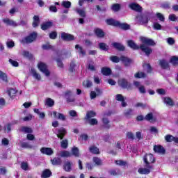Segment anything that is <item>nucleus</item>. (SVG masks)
<instances>
[{"label":"nucleus","mask_w":178,"mask_h":178,"mask_svg":"<svg viewBox=\"0 0 178 178\" xmlns=\"http://www.w3.org/2000/svg\"><path fill=\"white\" fill-rule=\"evenodd\" d=\"M140 40L142 42L140 46L136 44L133 40L127 41L128 46L132 49H140L143 52L145 53V55L149 56V55H151L152 53V49H151L149 45H155V42H154L152 39L145 37H140Z\"/></svg>","instance_id":"f257e3e1"},{"label":"nucleus","mask_w":178,"mask_h":178,"mask_svg":"<svg viewBox=\"0 0 178 178\" xmlns=\"http://www.w3.org/2000/svg\"><path fill=\"white\" fill-rule=\"evenodd\" d=\"M38 67L39 70L42 72V73H43L45 76H47V77L49 76L50 72H49V70H48V65H47V64L42 62H40L38 64Z\"/></svg>","instance_id":"f03ea898"},{"label":"nucleus","mask_w":178,"mask_h":178,"mask_svg":"<svg viewBox=\"0 0 178 178\" xmlns=\"http://www.w3.org/2000/svg\"><path fill=\"white\" fill-rule=\"evenodd\" d=\"M36 38H37V33L35 32H33L31 33L29 35L22 39V42L23 44H30L33 42V41H35Z\"/></svg>","instance_id":"7ed1b4c3"},{"label":"nucleus","mask_w":178,"mask_h":178,"mask_svg":"<svg viewBox=\"0 0 178 178\" xmlns=\"http://www.w3.org/2000/svg\"><path fill=\"white\" fill-rule=\"evenodd\" d=\"M143 161L146 165H151V163L155 162V157H154L152 154H146L143 158Z\"/></svg>","instance_id":"20e7f679"},{"label":"nucleus","mask_w":178,"mask_h":178,"mask_svg":"<svg viewBox=\"0 0 178 178\" xmlns=\"http://www.w3.org/2000/svg\"><path fill=\"white\" fill-rule=\"evenodd\" d=\"M49 115L50 116L54 117L55 119H59L60 120H66V117L65 115L60 113H57L56 111H53V112H49Z\"/></svg>","instance_id":"39448f33"},{"label":"nucleus","mask_w":178,"mask_h":178,"mask_svg":"<svg viewBox=\"0 0 178 178\" xmlns=\"http://www.w3.org/2000/svg\"><path fill=\"white\" fill-rule=\"evenodd\" d=\"M152 166L151 165H147L146 164V168H140L138 169V173L140 175H149L151 172Z\"/></svg>","instance_id":"423d86ee"},{"label":"nucleus","mask_w":178,"mask_h":178,"mask_svg":"<svg viewBox=\"0 0 178 178\" xmlns=\"http://www.w3.org/2000/svg\"><path fill=\"white\" fill-rule=\"evenodd\" d=\"M61 38L62 40H64V41H73V40H74V36L69 33H61Z\"/></svg>","instance_id":"0eeeda50"},{"label":"nucleus","mask_w":178,"mask_h":178,"mask_svg":"<svg viewBox=\"0 0 178 178\" xmlns=\"http://www.w3.org/2000/svg\"><path fill=\"white\" fill-rule=\"evenodd\" d=\"M40 152L44 155L51 156L52 154H54V150H52V149L50 147H42L40 149Z\"/></svg>","instance_id":"6e6552de"},{"label":"nucleus","mask_w":178,"mask_h":178,"mask_svg":"<svg viewBox=\"0 0 178 178\" xmlns=\"http://www.w3.org/2000/svg\"><path fill=\"white\" fill-rule=\"evenodd\" d=\"M165 140L167 141V143H172V141H174V143H176L178 144V137H175L172 135H167L165 136Z\"/></svg>","instance_id":"1a4fd4ad"},{"label":"nucleus","mask_w":178,"mask_h":178,"mask_svg":"<svg viewBox=\"0 0 178 178\" xmlns=\"http://www.w3.org/2000/svg\"><path fill=\"white\" fill-rule=\"evenodd\" d=\"M154 151L157 152V154H163L165 152H166V150H165V148L162 147L161 145H155L154 147Z\"/></svg>","instance_id":"9d476101"},{"label":"nucleus","mask_w":178,"mask_h":178,"mask_svg":"<svg viewBox=\"0 0 178 178\" xmlns=\"http://www.w3.org/2000/svg\"><path fill=\"white\" fill-rule=\"evenodd\" d=\"M136 19L138 22H140L142 24H147V23H148V18L145 16L140 15L136 17Z\"/></svg>","instance_id":"9b49d317"},{"label":"nucleus","mask_w":178,"mask_h":178,"mask_svg":"<svg viewBox=\"0 0 178 178\" xmlns=\"http://www.w3.org/2000/svg\"><path fill=\"white\" fill-rule=\"evenodd\" d=\"M115 99L117 101H120L122 102V106L123 108L127 106V103H126L124 102V97H123V95H120V94H118L115 96Z\"/></svg>","instance_id":"f8f14e48"},{"label":"nucleus","mask_w":178,"mask_h":178,"mask_svg":"<svg viewBox=\"0 0 178 178\" xmlns=\"http://www.w3.org/2000/svg\"><path fill=\"white\" fill-rule=\"evenodd\" d=\"M129 8L132 9V10H136V12H141L142 8L140 5L136 3H131L129 4Z\"/></svg>","instance_id":"ddd939ff"},{"label":"nucleus","mask_w":178,"mask_h":178,"mask_svg":"<svg viewBox=\"0 0 178 178\" xmlns=\"http://www.w3.org/2000/svg\"><path fill=\"white\" fill-rule=\"evenodd\" d=\"M95 35H97V37H98L99 38H102V37H104V35H105V33L102 31V29H99V28H96L94 30Z\"/></svg>","instance_id":"4468645a"},{"label":"nucleus","mask_w":178,"mask_h":178,"mask_svg":"<svg viewBox=\"0 0 178 178\" xmlns=\"http://www.w3.org/2000/svg\"><path fill=\"white\" fill-rule=\"evenodd\" d=\"M31 73L33 77H34V79H35V80H38V81H40V80H41V75L40 74L37 73V71H35V70H34V68H31Z\"/></svg>","instance_id":"2eb2a0df"},{"label":"nucleus","mask_w":178,"mask_h":178,"mask_svg":"<svg viewBox=\"0 0 178 178\" xmlns=\"http://www.w3.org/2000/svg\"><path fill=\"white\" fill-rule=\"evenodd\" d=\"M120 60L124 63V65H125V66H129L130 63H131L130 58L124 56L120 57Z\"/></svg>","instance_id":"dca6fc26"},{"label":"nucleus","mask_w":178,"mask_h":178,"mask_svg":"<svg viewBox=\"0 0 178 178\" xmlns=\"http://www.w3.org/2000/svg\"><path fill=\"white\" fill-rule=\"evenodd\" d=\"M3 22L7 26H17L16 22H15L13 20H11V19H10L8 18L3 19Z\"/></svg>","instance_id":"f3484780"},{"label":"nucleus","mask_w":178,"mask_h":178,"mask_svg":"<svg viewBox=\"0 0 178 178\" xmlns=\"http://www.w3.org/2000/svg\"><path fill=\"white\" fill-rule=\"evenodd\" d=\"M75 49H77V52L79 54L80 56H86V51L84 49H83L82 47H80V45L76 44L75 46Z\"/></svg>","instance_id":"a211bd4d"},{"label":"nucleus","mask_w":178,"mask_h":178,"mask_svg":"<svg viewBox=\"0 0 178 178\" xmlns=\"http://www.w3.org/2000/svg\"><path fill=\"white\" fill-rule=\"evenodd\" d=\"M65 135H66V129H65L64 128H61L58 131L57 137H58V138H60V140H62V138H63V137H65Z\"/></svg>","instance_id":"6ab92c4d"},{"label":"nucleus","mask_w":178,"mask_h":178,"mask_svg":"<svg viewBox=\"0 0 178 178\" xmlns=\"http://www.w3.org/2000/svg\"><path fill=\"white\" fill-rule=\"evenodd\" d=\"M106 23L107 24H108L109 26H119V21H116L113 19H106Z\"/></svg>","instance_id":"aec40b11"},{"label":"nucleus","mask_w":178,"mask_h":178,"mask_svg":"<svg viewBox=\"0 0 178 178\" xmlns=\"http://www.w3.org/2000/svg\"><path fill=\"white\" fill-rule=\"evenodd\" d=\"M102 73L104 76H109L112 73V70L109 67H103L102 69Z\"/></svg>","instance_id":"412c9836"},{"label":"nucleus","mask_w":178,"mask_h":178,"mask_svg":"<svg viewBox=\"0 0 178 178\" xmlns=\"http://www.w3.org/2000/svg\"><path fill=\"white\" fill-rule=\"evenodd\" d=\"M118 83L122 88H128L129 87V82L126 79H120L118 81Z\"/></svg>","instance_id":"4be33fe9"},{"label":"nucleus","mask_w":178,"mask_h":178,"mask_svg":"<svg viewBox=\"0 0 178 178\" xmlns=\"http://www.w3.org/2000/svg\"><path fill=\"white\" fill-rule=\"evenodd\" d=\"M159 65L162 69H168L169 67V63L163 59L159 60Z\"/></svg>","instance_id":"5701e85b"},{"label":"nucleus","mask_w":178,"mask_h":178,"mask_svg":"<svg viewBox=\"0 0 178 178\" xmlns=\"http://www.w3.org/2000/svg\"><path fill=\"white\" fill-rule=\"evenodd\" d=\"M73 163H70V161H67L64 164V170L65 172H70L72 170V166Z\"/></svg>","instance_id":"b1692460"},{"label":"nucleus","mask_w":178,"mask_h":178,"mask_svg":"<svg viewBox=\"0 0 178 178\" xmlns=\"http://www.w3.org/2000/svg\"><path fill=\"white\" fill-rule=\"evenodd\" d=\"M20 131H22V133L30 134V133H33V129L29 127H22L20 128Z\"/></svg>","instance_id":"393cba45"},{"label":"nucleus","mask_w":178,"mask_h":178,"mask_svg":"<svg viewBox=\"0 0 178 178\" xmlns=\"http://www.w3.org/2000/svg\"><path fill=\"white\" fill-rule=\"evenodd\" d=\"M61 6H63V8H65V9H70V8L72 7V2L69 1H63L61 2Z\"/></svg>","instance_id":"a878e982"},{"label":"nucleus","mask_w":178,"mask_h":178,"mask_svg":"<svg viewBox=\"0 0 178 178\" xmlns=\"http://www.w3.org/2000/svg\"><path fill=\"white\" fill-rule=\"evenodd\" d=\"M113 47H114V48H116V49H118L119 51H124V46H123L120 43L114 42L113 43Z\"/></svg>","instance_id":"bb28decb"},{"label":"nucleus","mask_w":178,"mask_h":178,"mask_svg":"<svg viewBox=\"0 0 178 178\" xmlns=\"http://www.w3.org/2000/svg\"><path fill=\"white\" fill-rule=\"evenodd\" d=\"M51 26H52V22H47L41 25V29L42 30H48V29H49V27H51Z\"/></svg>","instance_id":"cd10ccee"},{"label":"nucleus","mask_w":178,"mask_h":178,"mask_svg":"<svg viewBox=\"0 0 178 178\" xmlns=\"http://www.w3.org/2000/svg\"><path fill=\"white\" fill-rule=\"evenodd\" d=\"M145 120L152 123L156 120V118L152 115V113H149L145 116Z\"/></svg>","instance_id":"c85d7f7f"},{"label":"nucleus","mask_w":178,"mask_h":178,"mask_svg":"<svg viewBox=\"0 0 178 178\" xmlns=\"http://www.w3.org/2000/svg\"><path fill=\"white\" fill-rule=\"evenodd\" d=\"M52 175V172L49 170H44L41 175L42 178H47L49 177Z\"/></svg>","instance_id":"c756f323"},{"label":"nucleus","mask_w":178,"mask_h":178,"mask_svg":"<svg viewBox=\"0 0 178 178\" xmlns=\"http://www.w3.org/2000/svg\"><path fill=\"white\" fill-rule=\"evenodd\" d=\"M45 105L51 108L53 105H55V102L51 98H47L45 99Z\"/></svg>","instance_id":"7c9ffc66"},{"label":"nucleus","mask_w":178,"mask_h":178,"mask_svg":"<svg viewBox=\"0 0 178 178\" xmlns=\"http://www.w3.org/2000/svg\"><path fill=\"white\" fill-rule=\"evenodd\" d=\"M72 155H74L76 158L80 157V152H79V148L74 147L72 149Z\"/></svg>","instance_id":"2f4dec72"},{"label":"nucleus","mask_w":178,"mask_h":178,"mask_svg":"<svg viewBox=\"0 0 178 178\" xmlns=\"http://www.w3.org/2000/svg\"><path fill=\"white\" fill-rule=\"evenodd\" d=\"M22 55L24 58H27L28 59H31L33 58V55L26 50L22 51Z\"/></svg>","instance_id":"473e14b6"},{"label":"nucleus","mask_w":178,"mask_h":178,"mask_svg":"<svg viewBox=\"0 0 178 178\" xmlns=\"http://www.w3.org/2000/svg\"><path fill=\"white\" fill-rule=\"evenodd\" d=\"M163 101L168 106H173V101L170 97H165Z\"/></svg>","instance_id":"72a5a7b5"},{"label":"nucleus","mask_w":178,"mask_h":178,"mask_svg":"<svg viewBox=\"0 0 178 178\" xmlns=\"http://www.w3.org/2000/svg\"><path fill=\"white\" fill-rule=\"evenodd\" d=\"M38 24H40V17H38L37 15H35L33 17V27H37Z\"/></svg>","instance_id":"f704fd0d"},{"label":"nucleus","mask_w":178,"mask_h":178,"mask_svg":"<svg viewBox=\"0 0 178 178\" xmlns=\"http://www.w3.org/2000/svg\"><path fill=\"white\" fill-rule=\"evenodd\" d=\"M96 115L97 114L94 111H88L86 113V120H88V119H90V118H95Z\"/></svg>","instance_id":"c9c22d12"},{"label":"nucleus","mask_w":178,"mask_h":178,"mask_svg":"<svg viewBox=\"0 0 178 178\" xmlns=\"http://www.w3.org/2000/svg\"><path fill=\"white\" fill-rule=\"evenodd\" d=\"M52 165H60L62 160L60 158H54L51 160Z\"/></svg>","instance_id":"e433bc0d"},{"label":"nucleus","mask_w":178,"mask_h":178,"mask_svg":"<svg viewBox=\"0 0 178 178\" xmlns=\"http://www.w3.org/2000/svg\"><path fill=\"white\" fill-rule=\"evenodd\" d=\"M76 12L79 15V16H81V17H86V11H84V10L76 8Z\"/></svg>","instance_id":"4c0bfd02"},{"label":"nucleus","mask_w":178,"mask_h":178,"mask_svg":"<svg viewBox=\"0 0 178 178\" xmlns=\"http://www.w3.org/2000/svg\"><path fill=\"white\" fill-rule=\"evenodd\" d=\"M83 87H86L87 88H90L91 86H92V82L91 81L87 79L83 82Z\"/></svg>","instance_id":"58836bf2"},{"label":"nucleus","mask_w":178,"mask_h":178,"mask_svg":"<svg viewBox=\"0 0 178 178\" xmlns=\"http://www.w3.org/2000/svg\"><path fill=\"white\" fill-rule=\"evenodd\" d=\"M136 79H144L147 75L144 72H139L135 74Z\"/></svg>","instance_id":"ea45409f"},{"label":"nucleus","mask_w":178,"mask_h":178,"mask_svg":"<svg viewBox=\"0 0 178 178\" xmlns=\"http://www.w3.org/2000/svg\"><path fill=\"white\" fill-rule=\"evenodd\" d=\"M110 60L111 62H113L114 63H119L120 62V58L116 56H112L110 57Z\"/></svg>","instance_id":"a19ab883"},{"label":"nucleus","mask_w":178,"mask_h":178,"mask_svg":"<svg viewBox=\"0 0 178 178\" xmlns=\"http://www.w3.org/2000/svg\"><path fill=\"white\" fill-rule=\"evenodd\" d=\"M60 156L67 158L69 156H72V154L67 151H63L60 152Z\"/></svg>","instance_id":"79ce46f5"},{"label":"nucleus","mask_w":178,"mask_h":178,"mask_svg":"<svg viewBox=\"0 0 178 178\" xmlns=\"http://www.w3.org/2000/svg\"><path fill=\"white\" fill-rule=\"evenodd\" d=\"M90 151L92 152V154H99V149L95 146L90 147Z\"/></svg>","instance_id":"37998d69"},{"label":"nucleus","mask_w":178,"mask_h":178,"mask_svg":"<svg viewBox=\"0 0 178 178\" xmlns=\"http://www.w3.org/2000/svg\"><path fill=\"white\" fill-rule=\"evenodd\" d=\"M118 27H120V29H122L123 30H129V29H130V25L127 24H120V22H119Z\"/></svg>","instance_id":"c03bdc74"},{"label":"nucleus","mask_w":178,"mask_h":178,"mask_svg":"<svg viewBox=\"0 0 178 178\" xmlns=\"http://www.w3.org/2000/svg\"><path fill=\"white\" fill-rule=\"evenodd\" d=\"M170 63H172L174 66H176V65H178V58L176 56H173L170 58Z\"/></svg>","instance_id":"a18cd8bd"},{"label":"nucleus","mask_w":178,"mask_h":178,"mask_svg":"<svg viewBox=\"0 0 178 178\" xmlns=\"http://www.w3.org/2000/svg\"><path fill=\"white\" fill-rule=\"evenodd\" d=\"M0 79L3 80V81H8V76L1 71H0Z\"/></svg>","instance_id":"49530a36"},{"label":"nucleus","mask_w":178,"mask_h":178,"mask_svg":"<svg viewBox=\"0 0 178 178\" xmlns=\"http://www.w3.org/2000/svg\"><path fill=\"white\" fill-rule=\"evenodd\" d=\"M88 123L91 124V126H94L95 124H98V120L95 118H89L88 120Z\"/></svg>","instance_id":"de8ad7c7"},{"label":"nucleus","mask_w":178,"mask_h":178,"mask_svg":"<svg viewBox=\"0 0 178 178\" xmlns=\"http://www.w3.org/2000/svg\"><path fill=\"white\" fill-rule=\"evenodd\" d=\"M99 47L102 51H108V45H106V44H105V43H99Z\"/></svg>","instance_id":"09e8293b"},{"label":"nucleus","mask_w":178,"mask_h":178,"mask_svg":"<svg viewBox=\"0 0 178 178\" xmlns=\"http://www.w3.org/2000/svg\"><path fill=\"white\" fill-rule=\"evenodd\" d=\"M17 92V90L11 88L9 90L8 94L10 97H11L12 98V97H15V95H16Z\"/></svg>","instance_id":"8fccbe9b"},{"label":"nucleus","mask_w":178,"mask_h":178,"mask_svg":"<svg viewBox=\"0 0 178 178\" xmlns=\"http://www.w3.org/2000/svg\"><path fill=\"white\" fill-rule=\"evenodd\" d=\"M143 66L145 70H146L147 72V73L151 72V65H149V64L143 63Z\"/></svg>","instance_id":"3c124183"},{"label":"nucleus","mask_w":178,"mask_h":178,"mask_svg":"<svg viewBox=\"0 0 178 178\" xmlns=\"http://www.w3.org/2000/svg\"><path fill=\"white\" fill-rule=\"evenodd\" d=\"M93 162H95V165H102V161H101V159L98 157H94Z\"/></svg>","instance_id":"603ef678"},{"label":"nucleus","mask_w":178,"mask_h":178,"mask_svg":"<svg viewBox=\"0 0 178 178\" xmlns=\"http://www.w3.org/2000/svg\"><path fill=\"white\" fill-rule=\"evenodd\" d=\"M153 27H154V30H161L162 29V26L158 22H154L153 24Z\"/></svg>","instance_id":"864d4df0"},{"label":"nucleus","mask_w":178,"mask_h":178,"mask_svg":"<svg viewBox=\"0 0 178 178\" xmlns=\"http://www.w3.org/2000/svg\"><path fill=\"white\" fill-rule=\"evenodd\" d=\"M112 10L114 11V12H118V10H120V5L116 3V4H113V6H112Z\"/></svg>","instance_id":"5fc2aeb1"},{"label":"nucleus","mask_w":178,"mask_h":178,"mask_svg":"<svg viewBox=\"0 0 178 178\" xmlns=\"http://www.w3.org/2000/svg\"><path fill=\"white\" fill-rule=\"evenodd\" d=\"M168 19L171 22H176V20H177V17L175 14H170L168 17Z\"/></svg>","instance_id":"6e6d98bb"},{"label":"nucleus","mask_w":178,"mask_h":178,"mask_svg":"<svg viewBox=\"0 0 178 178\" xmlns=\"http://www.w3.org/2000/svg\"><path fill=\"white\" fill-rule=\"evenodd\" d=\"M21 147L22 148H33V145H30L29 143H22L21 144Z\"/></svg>","instance_id":"4d7b16f0"},{"label":"nucleus","mask_w":178,"mask_h":178,"mask_svg":"<svg viewBox=\"0 0 178 178\" xmlns=\"http://www.w3.org/2000/svg\"><path fill=\"white\" fill-rule=\"evenodd\" d=\"M67 145H68L67 140H63L61 141L62 148L66 149L67 148Z\"/></svg>","instance_id":"13d9d810"},{"label":"nucleus","mask_w":178,"mask_h":178,"mask_svg":"<svg viewBox=\"0 0 178 178\" xmlns=\"http://www.w3.org/2000/svg\"><path fill=\"white\" fill-rule=\"evenodd\" d=\"M156 17H158L160 22H165V17L161 13H157Z\"/></svg>","instance_id":"bf43d9fd"},{"label":"nucleus","mask_w":178,"mask_h":178,"mask_svg":"<svg viewBox=\"0 0 178 178\" xmlns=\"http://www.w3.org/2000/svg\"><path fill=\"white\" fill-rule=\"evenodd\" d=\"M6 45L8 48H13L15 47V42L13 41H8L6 42Z\"/></svg>","instance_id":"052dcab7"},{"label":"nucleus","mask_w":178,"mask_h":178,"mask_svg":"<svg viewBox=\"0 0 178 178\" xmlns=\"http://www.w3.org/2000/svg\"><path fill=\"white\" fill-rule=\"evenodd\" d=\"M9 62L12 65V66H15V67H17V66H19V63H17V61L16 60L10 59Z\"/></svg>","instance_id":"680f3d73"},{"label":"nucleus","mask_w":178,"mask_h":178,"mask_svg":"<svg viewBox=\"0 0 178 178\" xmlns=\"http://www.w3.org/2000/svg\"><path fill=\"white\" fill-rule=\"evenodd\" d=\"M138 90L140 94H145V92H147V91L145 90V87H144V86H139Z\"/></svg>","instance_id":"e2e57ef3"},{"label":"nucleus","mask_w":178,"mask_h":178,"mask_svg":"<svg viewBox=\"0 0 178 178\" xmlns=\"http://www.w3.org/2000/svg\"><path fill=\"white\" fill-rule=\"evenodd\" d=\"M115 163L116 165H119V166H124L126 165V162L122 160L115 161Z\"/></svg>","instance_id":"0e129e2a"},{"label":"nucleus","mask_w":178,"mask_h":178,"mask_svg":"<svg viewBox=\"0 0 178 178\" xmlns=\"http://www.w3.org/2000/svg\"><path fill=\"white\" fill-rule=\"evenodd\" d=\"M21 168L23 170H27V169H29V164H27V163H22Z\"/></svg>","instance_id":"69168bd1"},{"label":"nucleus","mask_w":178,"mask_h":178,"mask_svg":"<svg viewBox=\"0 0 178 178\" xmlns=\"http://www.w3.org/2000/svg\"><path fill=\"white\" fill-rule=\"evenodd\" d=\"M74 67H76V63L74 62H71L70 65V72H74Z\"/></svg>","instance_id":"338daca9"},{"label":"nucleus","mask_w":178,"mask_h":178,"mask_svg":"<svg viewBox=\"0 0 178 178\" xmlns=\"http://www.w3.org/2000/svg\"><path fill=\"white\" fill-rule=\"evenodd\" d=\"M58 35V33H56V32H51L49 34V38H51V40H55V38H56Z\"/></svg>","instance_id":"774afa93"}]
</instances>
